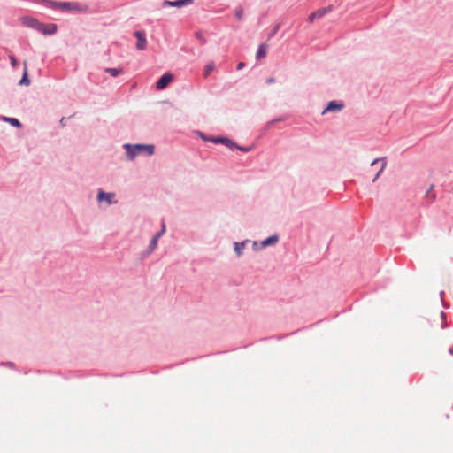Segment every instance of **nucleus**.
Returning <instances> with one entry per match:
<instances>
[{
    "label": "nucleus",
    "instance_id": "nucleus-22",
    "mask_svg": "<svg viewBox=\"0 0 453 453\" xmlns=\"http://www.w3.org/2000/svg\"><path fill=\"white\" fill-rule=\"evenodd\" d=\"M235 17L238 20H241L242 19V16H243V9L242 7H238L236 10H235Z\"/></svg>",
    "mask_w": 453,
    "mask_h": 453
},
{
    "label": "nucleus",
    "instance_id": "nucleus-29",
    "mask_svg": "<svg viewBox=\"0 0 453 453\" xmlns=\"http://www.w3.org/2000/svg\"><path fill=\"white\" fill-rule=\"evenodd\" d=\"M434 186H430V188L429 190L426 192V196H428L430 195V191L433 189Z\"/></svg>",
    "mask_w": 453,
    "mask_h": 453
},
{
    "label": "nucleus",
    "instance_id": "nucleus-14",
    "mask_svg": "<svg viewBox=\"0 0 453 453\" xmlns=\"http://www.w3.org/2000/svg\"><path fill=\"white\" fill-rule=\"evenodd\" d=\"M267 53V48L265 44H260L258 46L256 58L257 59L264 58L266 56Z\"/></svg>",
    "mask_w": 453,
    "mask_h": 453
},
{
    "label": "nucleus",
    "instance_id": "nucleus-6",
    "mask_svg": "<svg viewBox=\"0 0 453 453\" xmlns=\"http://www.w3.org/2000/svg\"><path fill=\"white\" fill-rule=\"evenodd\" d=\"M344 104L341 102L331 101L327 106L322 111V114H326L331 111H340L343 109Z\"/></svg>",
    "mask_w": 453,
    "mask_h": 453
},
{
    "label": "nucleus",
    "instance_id": "nucleus-15",
    "mask_svg": "<svg viewBox=\"0 0 453 453\" xmlns=\"http://www.w3.org/2000/svg\"><path fill=\"white\" fill-rule=\"evenodd\" d=\"M29 84H30V81L27 78V62L25 61L24 62V73H23V76H22L21 80L19 81V85H26V86H27Z\"/></svg>",
    "mask_w": 453,
    "mask_h": 453
},
{
    "label": "nucleus",
    "instance_id": "nucleus-21",
    "mask_svg": "<svg viewBox=\"0 0 453 453\" xmlns=\"http://www.w3.org/2000/svg\"><path fill=\"white\" fill-rule=\"evenodd\" d=\"M4 120L8 121L14 127H20V122L17 119L13 118H4Z\"/></svg>",
    "mask_w": 453,
    "mask_h": 453
},
{
    "label": "nucleus",
    "instance_id": "nucleus-9",
    "mask_svg": "<svg viewBox=\"0 0 453 453\" xmlns=\"http://www.w3.org/2000/svg\"><path fill=\"white\" fill-rule=\"evenodd\" d=\"M114 194L113 193H104V191L100 190L98 192L97 198L99 201L105 200L108 204L115 203L116 202L113 201Z\"/></svg>",
    "mask_w": 453,
    "mask_h": 453
},
{
    "label": "nucleus",
    "instance_id": "nucleus-24",
    "mask_svg": "<svg viewBox=\"0 0 453 453\" xmlns=\"http://www.w3.org/2000/svg\"><path fill=\"white\" fill-rule=\"evenodd\" d=\"M165 232V223H162V229L157 234H159V236H161Z\"/></svg>",
    "mask_w": 453,
    "mask_h": 453
},
{
    "label": "nucleus",
    "instance_id": "nucleus-11",
    "mask_svg": "<svg viewBox=\"0 0 453 453\" xmlns=\"http://www.w3.org/2000/svg\"><path fill=\"white\" fill-rule=\"evenodd\" d=\"M22 23L27 27H31L37 29V27L40 22L38 20H36L35 19L25 17L22 19Z\"/></svg>",
    "mask_w": 453,
    "mask_h": 453
},
{
    "label": "nucleus",
    "instance_id": "nucleus-19",
    "mask_svg": "<svg viewBox=\"0 0 453 453\" xmlns=\"http://www.w3.org/2000/svg\"><path fill=\"white\" fill-rule=\"evenodd\" d=\"M105 72L110 73L111 76L116 77L122 73V70L118 68H106Z\"/></svg>",
    "mask_w": 453,
    "mask_h": 453
},
{
    "label": "nucleus",
    "instance_id": "nucleus-4",
    "mask_svg": "<svg viewBox=\"0 0 453 453\" xmlns=\"http://www.w3.org/2000/svg\"><path fill=\"white\" fill-rule=\"evenodd\" d=\"M134 35L137 39L136 49L139 50H145L147 46L145 33L143 31H135Z\"/></svg>",
    "mask_w": 453,
    "mask_h": 453
},
{
    "label": "nucleus",
    "instance_id": "nucleus-8",
    "mask_svg": "<svg viewBox=\"0 0 453 453\" xmlns=\"http://www.w3.org/2000/svg\"><path fill=\"white\" fill-rule=\"evenodd\" d=\"M193 0H177V1H168L165 0L162 3L163 7L172 6L180 8L184 5H188L191 4Z\"/></svg>",
    "mask_w": 453,
    "mask_h": 453
},
{
    "label": "nucleus",
    "instance_id": "nucleus-5",
    "mask_svg": "<svg viewBox=\"0 0 453 453\" xmlns=\"http://www.w3.org/2000/svg\"><path fill=\"white\" fill-rule=\"evenodd\" d=\"M37 30L44 35H53L57 31V26L55 24L39 23Z\"/></svg>",
    "mask_w": 453,
    "mask_h": 453
},
{
    "label": "nucleus",
    "instance_id": "nucleus-17",
    "mask_svg": "<svg viewBox=\"0 0 453 453\" xmlns=\"http://www.w3.org/2000/svg\"><path fill=\"white\" fill-rule=\"evenodd\" d=\"M214 68L215 65L213 62L208 63L204 68V77H208L214 71Z\"/></svg>",
    "mask_w": 453,
    "mask_h": 453
},
{
    "label": "nucleus",
    "instance_id": "nucleus-26",
    "mask_svg": "<svg viewBox=\"0 0 453 453\" xmlns=\"http://www.w3.org/2000/svg\"><path fill=\"white\" fill-rule=\"evenodd\" d=\"M244 66H245V63H243V62H240V63L238 64V65H237V69H238V70H241V69H242Z\"/></svg>",
    "mask_w": 453,
    "mask_h": 453
},
{
    "label": "nucleus",
    "instance_id": "nucleus-1",
    "mask_svg": "<svg viewBox=\"0 0 453 453\" xmlns=\"http://www.w3.org/2000/svg\"><path fill=\"white\" fill-rule=\"evenodd\" d=\"M124 148L127 151V156L130 160H133L137 155L146 154L151 156L154 154L153 145H142V144H125Z\"/></svg>",
    "mask_w": 453,
    "mask_h": 453
},
{
    "label": "nucleus",
    "instance_id": "nucleus-13",
    "mask_svg": "<svg viewBox=\"0 0 453 453\" xmlns=\"http://www.w3.org/2000/svg\"><path fill=\"white\" fill-rule=\"evenodd\" d=\"M210 141H211L212 142L214 143H219V142H221V143H224L226 144V146L228 147H232L234 146V142L229 140V139H226V138H221V137H219V138H211Z\"/></svg>",
    "mask_w": 453,
    "mask_h": 453
},
{
    "label": "nucleus",
    "instance_id": "nucleus-18",
    "mask_svg": "<svg viewBox=\"0 0 453 453\" xmlns=\"http://www.w3.org/2000/svg\"><path fill=\"white\" fill-rule=\"evenodd\" d=\"M244 246H245V242H235L234 243V251L237 253L238 256L242 255Z\"/></svg>",
    "mask_w": 453,
    "mask_h": 453
},
{
    "label": "nucleus",
    "instance_id": "nucleus-28",
    "mask_svg": "<svg viewBox=\"0 0 453 453\" xmlns=\"http://www.w3.org/2000/svg\"><path fill=\"white\" fill-rule=\"evenodd\" d=\"M242 151H249V149H245V147H237Z\"/></svg>",
    "mask_w": 453,
    "mask_h": 453
},
{
    "label": "nucleus",
    "instance_id": "nucleus-10",
    "mask_svg": "<svg viewBox=\"0 0 453 453\" xmlns=\"http://www.w3.org/2000/svg\"><path fill=\"white\" fill-rule=\"evenodd\" d=\"M379 162H381V166H380V170L378 171V173L375 174L374 178L372 179L373 182L376 181V180L380 177V175L384 171V169H385V167L387 165L386 158L383 157V158H376V159H374L372 162L371 166H373L374 165H376Z\"/></svg>",
    "mask_w": 453,
    "mask_h": 453
},
{
    "label": "nucleus",
    "instance_id": "nucleus-20",
    "mask_svg": "<svg viewBox=\"0 0 453 453\" xmlns=\"http://www.w3.org/2000/svg\"><path fill=\"white\" fill-rule=\"evenodd\" d=\"M159 234H156L150 241V251L154 250L157 245V241L159 239Z\"/></svg>",
    "mask_w": 453,
    "mask_h": 453
},
{
    "label": "nucleus",
    "instance_id": "nucleus-7",
    "mask_svg": "<svg viewBox=\"0 0 453 453\" xmlns=\"http://www.w3.org/2000/svg\"><path fill=\"white\" fill-rule=\"evenodd\" d=\"M173 78L171 73H165L157 82V88L159 90L165 88L173 81Z\"/></svg>",
    "mask_w": 453,
    "mask_h": 453
},
{
    "label": "nucleus",
    "instance_id": "nucleus-30",
    "mask_svg": "<svg viewBox=\"0 0 453 453\" xmlns=\"http://www.w3.org/2000/svg\"><path fill=\"white\" fill-rule=\"evenodd\" d=\"M431 197H432V201H434L435 199V195L434 194H432L431 195Z\"/></svg>",
    "mask_w": 453,
    "mask_h": 453
},
{
    "label": "nucleus",
    "instance_id": "nucleus-31",
    "mask_svg": "<svg viewBox=\"0 0 453 453\" xmlns=\"http://www.w3.org/2000/svg\"><path fill=\"white\" fill-rule=\"evenodd\" d=\"M449 352L453 355V347L449 349Z\"/></svg>",
    "mask_w": 453,
    "mask_h": 453
},
{
    "label": "nucleus",
    "instance_id": "nucleus-25",
    "mask_svg": "<svg viewBox=\"0 0 453 453\" xmlns=\"http://www.w3.org/2000/svg\"><path fill=\"white\" fill-rule=\"evenodd\" d=\"M266 82L268 84H272V83H274L275 82V79L273 77H270L266 80Z\"/></svg>",
    "mask_w": 453,
    "mask_h": 453
},
{
    "label": "nucleus",
    "instance_id": "nucleus-23",
    "mask_svg": "<svg viewBox=\"0 0 453 453\" xmlns=\"http://www.w3.org/2000/svg\"><path fill=\"white\" fill-rule=\"evenodd\" d=\"M10 60H11L12 65L13 67H16V66H17V65H18V61H17V59H16L14 57L11 56V57H10Z\"/></svg>",
    "mask_w": 453,
    "mask_h": 453
},
{
    "label": "nucleus",
    "instance_id": "nucleus-3",
    "mask_svg": "<svg viewBox=\"0 0 453 453\" xmlns=\"http://www.w3.org/2000/svg\"><path fill=\"white\" fill-rule=\"evenodd\" d=\"M51 5L54 8H59L64 11H80L81 8L77 3H70V2H54L51 3Z\"/></svg>",
    "mask_w": 453,
    "mask_h": 453
},
{
    "label": "nucleus",
    "instance_id": "nucleus-27",
    "mask_svg": "<svg viewBox=\"0 0 453 453\" xmlns=\"http://www.w3.org/2000/svg\"><path fill=\"white\" fill-rule=\"evenodd\" d=\"M196 37H197L198 39L203 40V43L205 42V40L203 38V36H202L201 33H196Z\"/></svg>",
    "mask_w": 453,
    "mask_h": 453
},
{
    "label": "nucleus",
    "instance_id": "nucleus-12",
    "mask_svg": "<svg viewBox=\"0 0 453 453\" xmlns=\"http://www.w3.org/2000/svg\"><path fill=\"white\" fill-rule=\"evenodd\" d=\"M279 238L277 235H272V236H269L268 238L265 239L262 242H261V245L263 247H266V246H269V245H273L275 244L277 242H278Z\"/></svg>",
    "mask_w": 453,
    "mask_h": 453
},
{
    "label": "nucleus",
    "instance_id": "nucleus-16",
    "mask_svg": "<svg viewBox=\"0 0 453 453\" xmlns=\"http://www.w3.org/2000/svg\"><path fill=\"white\" fill-rule=\"evenodd\" d=\"M324 14H325V11H323V10H319L317 12H314L309 15L308 21L312 22L314 19L321 18Z\"/></svg>",
    "mask_w": 453,
    "mask_h": 453
},
{
    "label": "nucleus",
    "instance_id": "nucleus-2",
    "mask_svg": "<svg viewBox=\"0 0 453 453\" xmlns=\"http://www.w3.org/2000/svg\"><path fill=\"white\" fill-rule=\"evenodd\" d=\"M428 329L433 332L441 330L446 327L445 313L437 311L427 318Z\"/></svg>",
    "mask_w": 453,
    "mask_h": 453
}]
</instances>
